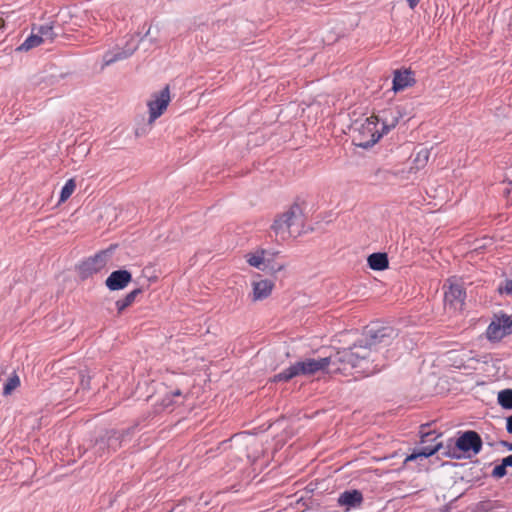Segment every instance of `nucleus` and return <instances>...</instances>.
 <instances>
[{
  "label": "nucleus",
  "instance_id": "obj_1",
  "mask_svg": "<svg viewBox=\"0 0 512 512\" xmlns=\"http://www.w3.org/2000/svg\"><path fill=\"white\" fill-rule=\"evenodd\" d=\"M397 336L396 330L391 326H384L381 324H372L365 327L362 338L349 349L364 354L365 357L360 358L358 364L352 366L359 368L366 376H370L380 372L384 368V364L374 362L375 358H371L372 350L386 347L391 344L392 340Z\"/></svg>",
  "mask_w": 512,
  "mask_h": 512
},
{
  "label": "nucleus",
  "instance_id": "obj_2",
  "mask_svg": "<svg viewBox=\"0 0 512 512\" xmlns=\"http://www.w3.org/2000/svg\"><path fill=\"white\" fill-rule=\"evenodd\" d=\"M363 357H365L364 354H360L353 349H344L342 351L336 352L334 355L327 357L318 359L306 358L304 360L295 362L288 368L284 369L278 374H275L272 381L287 382L297 376H311L317 372L326 371L331 364L336 365L338 363H344L350 366H355L358 364L359 359Z\"/></svg>",
  "mask_w": 512,
  "mask_h": 512
},
{
  "label": "nucleus",
  "instance_id": "obj_3",
  "mask_svg": "<svg viewBox=\"0 0 512 512\" xmlns=\"http://www.w3.org/2000/svg\"><path fill=\"white\" fill-rule=\"evenodd\" d=\"M402 113L398 109L384 110L380 118L371 116L367 118L358 128L357 137L354 138L358 147L368 149L375 145L380 138L396 127Z\"/></svg>",
  "mask_w": 512,
  "mask_h": 512
},
{
  "label": "nucleus",
  "instance_id": "obj_4",
  "mask_svg": "<svg viewBox=\"0 0 512 512\" xmlns=\"http://www.w3.org/2000/svg\"><path fill=\"white\" fill-rule=\"evenodd\" d=\"M303 228L304 214L298 204H293L287 211L279 215L271 226L276 237L281 240L301 235Z\"/></svg>",
  "mask_w": 512,
  "mask_h": 512
},
{
  "label": "nucleus",
  "instance_id": "obj_5",
  "mask_svg": "<svg viewBox=\"0 0 512 512\" xmlns=\"http://www.w3.org/2000/svg\"><path fill=\"white\" fill-rule=\"evenodd\" d=\"M482 449V439L480 435L472 430L463 432L459 438L455 441V445L453 451H444L442 454L450 457V458H460V454L457 451L463 453H472L473 455H477Z\"/></svg>",
  "mask_w": 512,
  "mask_h": 512
},
{
  "label": "nucleus",
  "instance_id": "obj_6",
  "mask_svg": "<svg viewBox=\"0 0 512 512\" xmlns=\"http://www.w3.org/2000/svg\"><path fill=\"white\" fill-rule=\"evenodd\" d=\"M112 251L113 248L110 247L81 261L76 267L79 277L85 280L102 271L105 268Z\"/></svg>",
  "mask_w": 512,
  "mask_h": 512
},
{
  "label": "nucleus",
  "instance_id": "obj_7",
  "mask_svg": "<svg viewBox=\"0 0 512 512\" xmlns=\"http://www.w3.org/2000/svg\"><path fill=\"white\" fill-rule=\"evenodd\" d=\"M170 102V90L169 86H165L162 90L155 93L153 95V99L148 102L149 107V121L153 122L158 117L162 115V113L167 108Z\"/></svg>",
  "mask_w": 512,
  "mask_h": 512
},
{
  "label": "nucleus",
  "instance_id": "obj_8",
  "mask_svg": "<svg viewBox=\"0 0 512 512\" xmlns=\"http://www.w3.org/2000/svg\"><path fill=\"white\" fill-rule=\"evenodd\" d=\"M127 432H119L112 430L109 432L107 437H102L95 443V452L99 456H103L107 451H116L120 446L121 442L124 438V435L127 434Z\"/></svg>",
  "mask_w": 512,
  "mask_h": 512
},
{
  "label": "nucleus",
  "instance_id": "obj_9",
  "mask_svg": "<svg viewBox=\"0 0 512 512\" xmlns=\"http://www.w3.org/2000/svg\"><path fill=\"white\" fill-rule=\"evenodd\" d=\"M466 298V291L462 285L451 283L444 293L445 305L454 310L462 309Z\"/></svg>",
  "mask_w": 512,
  "mask_h": 512
},
{
  "label": "nucleus",
  "instance_id": "obj_10",
  "mask_svg": "<svg viewBox=\"0 0 512 512\" xmlns=\"http://www.w3.org/2000/svg\"><path fill=\"white\" fill-rule=\"evenodd\" d=\"M132 281V274L126 269L113 271L106 279L105 285L110 291L124 289Z\"/></svg>",
  "mask_w": 512,
  "mask_h": 512
},
{
  "label": "nucleus",
  "instance_id": "obj_11",
  "mask_svg": "<svg viewBox=\"0 0 512 512\" xmlns=\"http://www.w3.org/2000/svg\"><path fill=\"white\" fill-rule=\"evenodd\" d=\"M415 82L414 72L411 70H395L392 81V90L394 92H399L405 88L413 86Z\"/></svg>",
  "mask_w": 512,
  "mask_h": 512
},
{
  "label": "nucleus",
  "instance_id": "obj_12",
  "mask_svg": "<svg viewBox=\"0 0 512 512\" xmlns=\"http://www.w3.org/2000/svg\"><path fill=\"white\" fill-rule=\"evenodd\" d=\"M442 448L443 446L441 442H435L434 444L431 445H423L422 447L415 449L413 453L408 455L405 459V462L414 461L418 458L426 459L435 454L436 452L440 451Z\"/></svg>",
  "mask_w": 512,
  "mask_h": 512
},
{
  "label": "nucleus",
  "instance_id": "obj_13",
  "mask_svg": "<svg viewBox=\"0 0 512 512\" xmlns=\"http://www.w3.org/2000/svg\"><path fill=\"white\" fill-rule=\"evenodd\" d=\"M363 501L362 493L359 490H346L340 494L338 503L347 508H354Z\"/></svg>",
  "mask_w": 512,
  "mask_h": 512
},
{
  "label": "nucleus",
  "instance_id": "obj_14",
  "mask_svg": "<svg viewBox=\"0 0 512 512\" xmlns=\"http://www.w3.org/2000/svg\"><path fill=\"white\" fill-rule=\"evenodd\" d=\"M273 289V283L270 280H260L253 283V299L263 300L267 298Z\"/></svg>",
  "mask_w": 512,
  "mask_h": 512
},
{
  "label": "nucleus",
  "instance_id": "obj_15",
  "mask_svg": "<svg viewBox=\"0 0 512 512\" xmlns=\"http://www.w3.org/2000/svg\"><path fill=\"white\" fill-rule=\"evenodd\" d=\"M505 332L502 331V324L498 315H495V318L488 325L486 329V337L491 342H498L505 337Z\"/></svg>",
  "mask_w": 512,
  "mask_h": 512
},
{
  "label": "nucleus",
  "instance_id": "obj_16",
  "mask_svg": "<svg viewBox=\"0 0 512 512\" xmlns=\"http://www.w3.org/2000/svg\"><path fill=\"white\" fill-rule=\"evenodd\" d=\"M368 266L374 271H383L388 268L389 260L386 253H372L367 258Z\"/></svg>",
  "mask_w": 512,
  "mask_h": 512
},
{
  "label": "nucleus",
  "instance_id": "obj_17",
  "mask_svg": "<svg viewBox=\"0 0 512 512\" xmlns=\"http://www.w3.org/2000/svg\"><path fill=\"white\" fill-rule=\"evenodd\" d=\"M138 46L139 42L134 38V36H131L125 47L114 49L117 61L129 58L138 49Z\"/></svg>",
  "mask_w": 512,
  "mask_h": 512
},
{
  "label": "nucleus",
  "instance_id": "obj_18",
  "mask_svg": "<svg viewBox=\"0 0 512 512\" xmlns=\"http://www.w3.org/2000/svg\"><path fill=\"white\" fill-rule=\"evenodd\" d=\"M42 44L41 35H38L37 31L31 32V34L23 41V43L16 48V51H29Z\"/></svg>",
  "mask_w": 512,
  "mask_h": 512
},
{
  "label": "nucleus",
  "instance_id": "obj_19",
  "mask_svg": "<svg viewBox=\"0 0 512 512\" xmlns=\"http://www.w3.org/2000/svg\"><path fill=\"white\" fill-rule=\"evenodd\" d=\"M33 31H37L38 35H41L42 43H52L54 39L57 37V34L54 32V27L52 24L34 26Z\"/></svg>",
  "mask_w": 512,
  "mask_h": 512
},
{
  "label": "nucleus",
  "instance_id": "obj_20",
  "mask_svg": "<svg viewBox=\"0 0 512 512\" xmlns=\"http://www.w3.org/2000/svg\"><path fill=\"white\" fill-rule=\"evenodd\" d=\"M142 292L140 288H136L130 291L125 297L116 301V308L118 313H122L127 307H129L135 300V298Z\"/></svg>",
  "mask_w": 512,
  "mask_h": 512
},
{
  "label": "nucleus",
  "instance_id": "obj_21",
  "mask_svg": "<svg viewBox=\"0 0 512 512\" xmlns=\"http://www.w3.org/2000/svg\"><path fill=\"white\" fill-rule=\"evenodd\" d=\"M498 403L504 409H512V389H504L498 393Z\"/></svg>",
  "mask_w": 512,
  "mask_h": 512
},
{
  "label": "nucleus",
  "instance_id": "obj_22",
  "mask_svg": "<svg viewBox=\"0 0 512 512\" xmlns=\"http://www.w3.org/2000/svg\"><path fill=\"white\" fill-rule=\"evenodd\" d=\"M75 188H76L75 180L72 178L67 180L61 189L59 202L60 203L65 202L72 195Z\"/></svg>",
  "mask_w": 512,
  "mask_h": 512
},
{
  "label": "nucleus",
  "instance_id": "obj_23",
  "mask_svg": "<svg viewBox=\"0 0 512 512\" xmlns=\"http://www.w3.org/2000/svg\"><path fill=\"white\" fill-rule=\"evenodd\" d=\"M20 385V379L17 374H12L3 386V394L5 396L10 395Z\"/></svg>",
  "mask_w": 512,
  "mask_h": 512
},
{
  "label": "nucleus",
  "instance_id": "obj_24",
  "mask_svg": "<svg viewBox=\"0 0 512 512\" xmlns=\"http://www.w3.org/2000/svg\"><path fill=\"white\" fill-rule=\"evenodd\" d=\"M265 251L261 250L260 252H257L255 254H248L247 255V262L250 266L261 269V265L265 261L264 257Z\"/></svg>",
  "mask_w": 512,
  "mask_h": 512
},
{
  "label": "nucleus",
  "instance_id": "obj_25",
  "mask_svg": "<svg viewBox=\"0 0 512 512\" xmlns=\"http://www.w3.org/2000/svg\"><path fill=\"white\" fill-rule=\"evenodd\" d=\"M497 315L500 319V322L502 324V331L505 332V335L507 336L512 334V317L503 312Z\"/></svg>",
  "mask_w": 512,
  "mask_h": 512
},
{
  "label": "nucleus",
  "instance_id": "obj_26",
  "mask_svg": "<svg viewBox=\"0 0 512 512\" xmlns=\"http://www.w3.org/2000/svg\"><path fill=\"white\" fill-rule=\"evenodd\" d=\"M497 292L500 295L512 297V279H504L497 287Z\"/></svg>",
  "mask_w": 512,
  "mask_h": 512
},
{
  "label": "nucleus",
  "instance_id": "obj_27",
  "mask_svg": "<svg viewBox=\"0 0 512 512\" xmlns=\"http://www.w3.org/2000/svg\"><path fill=\"white\" fill-rule=\"evenodd\" d=\"M428 158H429V151L427 149H421L417 153L414 162L417 163V167H423L427 163Z\"/></svg>",
  "mask_w": 512,
  "mask_h": 512
},
{
  "label": "nucleus",
  "instance_id": "obj_28",
  "mask_svg": "<svg viewBox=\"0 0 512 512\" xmlns=\"http://www.w3.org/2000/svg\"><path fill=\"white\" fill-rule=\"evenodd\" d=\"M117 62V56L114 50H109L103 55V67Z\"/></svg>",
  "mask_w": 512,
  "mask_h": 512
},
{
  "label": "nucleus",
  "instance_id": "obj_29",
  "mask_svg": "<svg viewBox=\"0 0 512 512\" xmlns=\"http://www.w3.org/2000/svg\"><path fill=\"white\" fill-rule=\"evenodd\" d=\"M439 436L440 435L436 434L434 431L426 432L421 436V443L435 442Z\"/></svg>",
  "mask_w": 512,
  "mask_h": 512
},
{
  "label": "nucleus",
  "instance_id": "obj_30",
  "mask_svg": "<svg viewBox=\"0 0 512 512\" xmlns=\"http://www.w3.org/2000/svg\"><path fill=\"white\" fill-rule=\"evenodd\" d=\"M506 474V468L502 464L495 466L494 469L492 470V476L497 479L503 478L504 476H506Z\"/></svg>",
  "mask_w": 512,
  "mask_h": 512
},
{
  "label": "nucleus",
  "instance_id": "obj_31",
  "mask_svg": "<svg viewBox=\"0 0 512 512\" xmlns=\"http://www.w3.org/2000/svg\"><path fill=\"white\" fill-rule=\"evenodd\" d=\"M80 387L82 390L90 389V376L86 375L84 372H80Z\"/></svg>",
  "mask_w": 512,
  "mask_h": 512
},
{
  "label": "nucleus",
  "instance_id": "obj_32",
  "mask_svg": "<svg viewBox=\"0 0 512 512\" xmlns=\"http://www.w3.org/2000/svg\"><path fill=\"white\" fill-rule=\"evenodd\" d=\"M501 464L504 465L505 468L512 467V455L503 458Z\"/></svg>",
  "mask_w": 512,
  "mask_h": 512
},
{
  "label": "nucleus",
  "instance_id": "obj_33",
  "mask_svg": "<svg viewBox=\"0 0 512 512\" xmlns=\"http://www.w3.org/2000/svg\"><path fill=\"white\" fill-rule=\"evenodd\" d=\"M506 430L512 434V415L506 418Z\"/></svg>",
  "mask_w": 512,
  "mask_h": 512
},
{
  "label": "nucleus",
  "instance_id": "obj_34",
  "mask_svg": "<svg viewBox=\"0 0 512 512\" xmlns=\"http://www.w3.org/2000/svg\"><path fill=\"white\" fill-rule=\"evenodd\" d=\"M499 443L501 446L507 448L509 451H512V443L505 440H501Z\"/></svg>",
  "mask_w": 512,
  "mask_h": 512
},
{
  "label": "nucleus",
  "instance_id": "obj_35",
  "mask_svg": "<svg viewBox=\"0 0 512 512\" xmlns=\"http://www.w3.org/2000/svg\"><path fill=\"white\" fill-rule=\"evenodd\" d=\"M406 1L411 9H414L420 2V0H406Z\"/></svg>",
  "mask_w": 512,
  "mask_h": 512
},
{
  "label": "nucleus",
  "instance_id": "obj_36",
  "mask_svg": "<svg viewBox=\"0 0 512 512\" xmlns=\"http://www.w3.org/2000/svg\"><path fill=\"white\" fill-rule=\"evenodd\" d=\"M181 394H182V392H181V390H179V389H176V390H174V391L172 392V395H173V396H180Z\"/></svg>",
  "mask_w": 512,
  "mask_h": 512
},
{
  "label": "nucleus",
  "instance_id": "obj_37",
  "mask_svg": "<svg viewBox=\"0 0 512 512\" xmlns=\"http://www.w3.org/2000/svg\"><path fill=\"white\" fill-rule=\"evenodd\" d=\"M507 194L512 199V187L507 190Z\"/></svg>",
  "mask_w": 512,
  "mask_h": 512
}]
</instances>
